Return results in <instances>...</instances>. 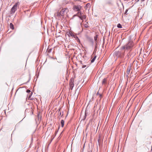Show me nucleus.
<instances>
[{"label":"nucleus","instance_id":"1","mask_svg":"<svg viewBox=\"0 0 152 152\" xmlns=\"http://www.w3.org/2000/svg\"><path fill=\"white\" fill-rule=\"evenodd\" d=\"M75 16L77 17V18L75 19V23L77 24L80 25L81 24L83 20L86 19V15L81 12H78L77 14L74 15L73 16L72 19H74Z\"/></svg>","mask_w":152,"mask_h":152},{"label":"nucleus","instance_id":"2","mask_svg":"<svg viewBox=\"0 0 152 152\" xmlns=\"http://www.w3.org/2000/svg\"><path fill=\"white\" fill-rule=\"evenodd\" d=\"M124 52L125 51L122 49V48L121 47L119 50L116 51L114 52V56L115 57H116V59L117 58H122L124 56Z\"/></svg>","mask_w":152,"mask_h":152},{"label":"nucleus","instance_id":"3","mask_svg":"<svg viewBox=\"0 0 152 152\" xmlns=\"http://www.w3.org/2000/svg\"><path fill=\"white\" fill-rule=\"evenodd\" d=\"M68 12V10L67 8L63 9L59 12H58L57 13V16L58 17H60L61 16L63 18V16L66 15Z\"/></svg>","mask_w":152,"mask_h":152},{"label":"nucleus","instance_id":"4","mask_svg":"<svg viewBox=\"0 0 152 152\" xmlns=\"http://www.w3.org/2000/svg\"><path fill=\"white\" fill-rule=\"evenodd\" d=\"M133 46V42L132 41H130L126 45L122 47V49L124 50L125 51L126 50H130Z\"/></svg>","mask_w":152,"mask_h":152},{"label":"nucleus","instance_id":"5","mask_svg":"<svg viewBox=\"0 0 152 152\" xmlns=\"http://www.w3.org/2000/svg\"><path fill=\"white\" fill-rule=\"evenodd\" d=\"M19 4V2L16 3L14 5L13 7L11 9V13H13L15 12L17 10L18 6Z\"/></svg>","mask_w":152,"mask_h":152},{"label":"nucleus","instance_id":"6","mask_svg":"<svg viewBox=\"0 0 152 152\" xmlns=\"http://www.w3.org/2000/svg\"><path fill=\"white\" fill-rule=\"evenodd\" d=\"M82 7L80 5L75 6L73 8L74 10L75 11L81 12L80 10L82 9Z\"/></svg>","mask_w":152,"mask_h":152},{"label":"nucleus","instance_id":"7","mask_svg":"<svg viewBox=\"0 0 152 152\" xmlns=\"http://www.w3.org/2000/svg\"><path fill=\"white\" fill-rule=\"evenodd\" d=\"M74 80L73 79H71L70 80V82L69 83L70 85V88L72 90L74 86V84L73 83Z\"/></svg>","mask_w":152,"mask_h":152},{"label":"nucleus","instance_id":"8","mask_svg":"<svg viewBox=\"0 0 152 152\" xmlns=\"http://www.w3.org/2000/svg\"><path fill=\"white\" fill-rule=\"evenodd\" d=\"M131 69V66H129L126 71V72L128 74H129Z\"/></svg>","mask_w":152,"mask_h":152},{"label":"nucleus","instance_id":"9","mask_svg":"<svg viewBox=\"0 0 152 152\" xmlns=\"http://www.w3.org/2000/svg\"><path fill=\"white\" fill-rule=\"evenodd\" d=\"M64 121L63 120L61 121V126L63 127L64 125Z\"/></svg>","mask_w":152,"mask_h":152},{"label":"nucleus","instance_id":"10","mask_svg":"<svg viewBox=\"0 0 152 152\" xmlns=\"http://www.w3.org/2000/svg\"><path fill=\"white\" fill-rule=\"evenodd\" d=\"M10 27L12 29H14L13 25L12 23H10Z\"/></svg>","mask_w":152,"mask_h":152},{"label":"nucleus","instance_id":"11","mask_svg":"<svg viewBox=\"0 0 152 152\" xmlns=\"http://www.w3.org/2000/svg\"><path fill=\"white\" fill-rule=\"evenodd\" d=\"M106 82H107V79H105V78H104L102 82V84H105L106 83Z\"/></svg>","mask_w":152,"mask_h":152},{"label":"nucleus","instance_id":"12","mask_svg":"<svg viewBox=\"0 0 152 152\" xmlns=\"http://www.w3.org/2000/svg\"><path fill=\"white\" fill-rule=\"evenodd\" d=\"M96 58V56H95L91 60V62L93 63V62L95 60Z\"/></svg>","mask_w":152,"mask_h":152},{"label":"nucleus","instance_id":"13","mask_svg":"<svg viewBox=\"0 0 152 152\" xmlns=\"http://www.w3.org/2000/svg\"><path fill=\"white\" fill-rule=\"evenodd\" d=\"M117 27L118 28H122V26L120 24V23H118V25H117Z\"/></svg>","mask_w":152,"mask_h":152},{"label":"nucleus","instance_id":"14","mask_svg":"<svg viewBox=\"0 0 152 152\" xmlns=\"http://www.w3.org/2000/svg\"><path fill=\"white\" fill-rule=\"evenodd\" d=\"M98 38V35H96L94 37V39L95 41L97 40Z\"/></svg>","mask_w":152,"mask_h":152},{"label":"nucleus","instance_id":"15","mask_svg":"<svg viewBox=\"0 0 152 152\" xmlns=\"http://www.w3.org/2000/svg\"><path fill=\"white\" fill-rule=\"evenodd\" d=\"M32 93H31V94H30L28 97V99H30V98H31V95H32Z\"/></svg>","mask_w":152,"mask_h":152},{"label":"nucleus","instance_id":"16","mask_svg":"<svg viewBox=\"0 0 152 152\" xmlns=\"http://www.w3.org/2000/svg\"><path fill=\"white\" fill-rule=\"evenodd\" d=\"M26 92H27V93H29L30 92V90H27V91H26Z\"/></svg>","mask_w":152,"mask_h":152},{"label":"nucleus","instance_id":"17","mask_svg":"<svg viewBox=\"0 0 152 152\" xmlns=\"http://www.w3.org/2000/svg\"><path fill=\"white\" fill-rule=\"evenodd\" d=\"M86 65H84L83 66V68H85L86 67Z\"/></svg>","mask_w":152,"mask_h":152},{"label":"nucleus","instance_id":"18","mask_svg":"<svg viewBox=\"0 0 152 152\" xmlns=\"http://www.w3.org/2000/svg\"><path fill=\"white\" fill-rule=\"evenodd\" d=\"M127 10H126V12H125V14H126V12H127Z\"/></svg>","mask_w":152,"mask_h":152},{"label":"nucleus","instance_id":"19","mask_svg":"<svg viewBox=\"0 0 152 152\" xmlns=\"http://www.w3.org/2000/svg\"><path fill=\"white\" fill-rule=\"evenodd\" d=\"M139 0H135V1H136V2H138L139 1Z\"/></svg>","mask_w":152,"mask_h":152},{"label":"nucleus","instance_id":"20","mask_svg":"<svg viewBox=\"0 0 152 152\" xmlns=\"http://www.w3.org/2000/svg\"><path fill=\"white\" fill-rule=\"evenodd\" d=\"M71 35V36H73V34H70Z\"/></svg>","mask_w":152,"mask_h":152},{"label":"nucleus","instance_id":"21","mask_svg":"<svg viewBox=\"0 0 152 152\" xmlns=\"http://www.w3.org/2000/svg\"><path fill=\"white\" fill-rule=\"evenodd\" d=\"M145 0H141L142 1H144Z\"/></svg>","mask_w":152,"mask_h":152},{"label":"nucleus","instance_id":"22","mask_svg":"<svg viewBox=\"0 0 152 152\" xmlns=\"http://www.w3.org/2000/svg\"><path fill=\"white\" fill-rule=\"evenodd\" d=\"M99 94V92H98L97 93V94Z\"/></svg>","mask_w":152,"mask_h":152},{"label":"nucleus","instance_id":"23","mask_svg":"<svg viewBox=\"0 0 152 152\" xmlns=\"http://www.w3.org/2000/svg\"><path fill=\"white\" fill-rule=\"evenodd\" d=\"M124 1H128V0H124Z\"/></svg>","mask_w":152,"mask_h":152}]
</instances>
